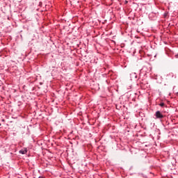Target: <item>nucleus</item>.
<instances>
[{
  "mask_svg": "<svg viewBox=\"0 0 178 178\" xmlns=\"http://www.w3.org/2000/svg\"><path fill=\"white\" fill-rule=\"evenodd\" d=\"M155 116L157 119H163V115H162V113H161L159 111L156 112Z\"/></svg>",
  "mask_w": 178,
  "mask_h": 178,
  "instance_id": "obj_1",
  "label": "nucleus"
},
{
  "mask_svg": "<svg viewBox=\"0 0 178 178\" xmlns=\"http://www.w3.org/2000/svg\"><path fill=\"white\" fill-rule=\"evenodd\" d=\"M19 154H27V149L20 150Z\"/></svg>",
  "mask_w": 178,
  "mask_h": 178,
  "instance_id": "obj_2",
  "label": "nucleus"
},
{
  "mask_svg": "<svg viewBox=\"0 0 178 178\" xmlns=\"http://www.w3.org/2000/svg\"><path fill=\"white\" fill-rule=\"evenodd\" d=\"M160 106H165V104L164 103H161Z\"/></svg>",
  "mask_w": 178,
  "mask_h": 178,
  "instance_id": "obj_3",
  "label": "nucleus"
},
{
  "mask_svg": "<svg viewBox=\"0 0 178 178\" xmlns=\"http://www.w3.org/2000/svg\"><path fill=\"white\" fill-rule=\"evenodd\" d=\"M38 178H44L43 177H39Z\"/></svg>",
  "mask_w": 178,
  "mask_h": 178,
  "instance_id": "obj_4",
  "label": "nucleus"
}]
</instances>
